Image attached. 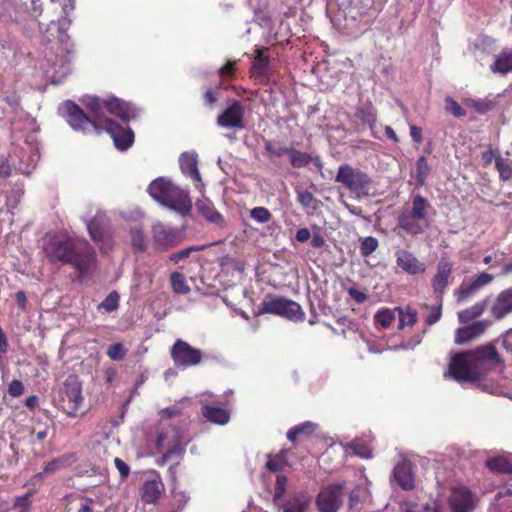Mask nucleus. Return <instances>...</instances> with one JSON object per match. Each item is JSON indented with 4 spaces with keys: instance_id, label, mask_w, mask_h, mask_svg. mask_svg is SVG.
<instances>
[{
    "instance_id": "obj_36",
    "label": "nucleus",
    "mask_w": 512,
    "mask_h": 512,
    "mask_svg": "<svg viewBox=\"0 0 512 512\" xmlns=\"http://www.w3.org/2000/svg\"><path fill=\"white\" fill-rule=\"evenodd\" d=\"M405 512H439L438 505L435 502L430 503H405Z\"/></svg>"
},
{
    "instance_id": "obj_22",
    "label": "nucleus",
    "mask_w": 512,
    "mask_h": 512,
    "mask_svg": "<svg viewBox=\"0 0 512 512\" xmlns=\"http://www.w3.org/2000/svg\"><path fill=\"white\" fill-rule=\"evenodd\" d=\"M489 320H481L472 323L471 325L458 328L456 331L455 342L457 344H464L474 338L479 337L490 326Z\"/></svg>"
},
{
    "instance_id": "obj_5",
    "label": "nucleus",
    "mask_w": 512,
    "mask_h": 512,
    "mask_svg": "<svg viewBox=\"0 0 512 512\" xmlns=\"http://www.w3.org/2000/svg\"><path fill=\"white\" fill-rule=\"evenodd\" d=\"M430 208L431 205L426 198L416 195L412 199L411 206L400 213L398 227L410 235L422 234L429 227Z\"/></svg>"
},
{
    "instance_id": "obj_44",
    "label": "nucleus",
    "mask_w": 512,
    "mask_h": 512,
    "mask_svg": "<svg viewBox=\"0 0 512 512\" xmlns=\"http://www.w3.org/2000/svg\"><path fill=\"white\" fill-rule=\"evenodd\" d=\"M205 247H206L205 245H203V246L187 247L185 249H182V250H180L178 252H175V253L171 254L169 256V260L174 262V263H178L179 261L188 258L192 252L204 250Z\"/></svg>"
},
{
    "instance_id": "obj_47",
    "label": "nucleus",
    "mask_w": 512,
    "mask_h": 512,
    "mask_svg": "<svg viewBox=\"0 0 512 512\" xmlns=\"http://www.w3.org/2000/svg\"><path fill=\"white\" fill-rule=\"evenodd\" d=\"M495 164L499 175L503 180H508L512 177V167L508 161L503 160L501 157H497Z\"/></svg>"
},
{
    "instance_id": "obj_30",
    "label": "nucleus",
    "mask_w": 512,
    "mask_h": 512,
    "mask_svg": "<svg viewBox=\"0 0 512 512\" xmlns=\"http://www.w3.org/2000/svg\"><path fill=\"white\" fill-rule=\"evenodd\" d=\"M395 311L398 313L400 329H403L406 326L411 327L416 323L417 312L411 307H396Z\"/></svg>"
},
{
    "instance_id": "obj_37",
    "label": "nucleus",
    "mask_w": 512,
    "mask_h": 512,
    "mask_svg": "<svg viewBox=\"0 0 512 512\" xmlns=\"http://www.w3.org/2000/svg\"><path fill=\"white\" fill-rule=\"evenodd\" d=\"M395 309H381L375 314V321L383 328H388L395 320Z\"/></svg>"
},
{
    "instance_id": "obj_21",
    "label": "nucleus",
    "mask_w": 512,
    "mask_h": 512,
    "mask_svg": "<svg viewBox=\"0 0 512 512\" xmlns=\"http://www.w3.org/2000/svg\"><path fill=\"white\" fill-rule=\"evenodd\" d=\"M493 280V276L486 272L479 274L470 284H462L457 292L459 302H464L474 296L480 289L488 285Z\"/></svg>"
},
{
    "instance_id": "obj_19",
    "label": "nucleus",
    "mask_w": 512,
    "mask_h": 512,
    "mask_svg": "<svg viewBox=\"0 0 512 512\" xmlns=\"http://www.w3.org/2000/svg\"><path fill=\"white\" fill-rule=\"evenodd\" d=\"M512 313V287L502 290L490 305V314L496 320H502Z\"/></svg>"
},
{
    "instance_id": "obj_12",
    "label": "nucleus",
    "mask_w": 512,
    "mask_h": 512,
    "mask_svg": "<svg viewBox=\"0 0 512 512\" xmlns=\"http://www.w3.org/2000/svg\"><path fill=\"white\" fill-rule=\"evenodd\" d=\"M171 357L178 367H190L198 365L202 359L199 349L193 348L187 342L178 339L171 348Z\"/></svg>"
},
{
    "instance_id": "obj_33",
    "label": "nucleus",
    "mask_w": 512,
    "mask_h": 512,
    "mask_svg": "<svg viewBox=\"0 0 512 512\" xmlns=\"http://www.w3.org/2000/svg\"><path fill=\"white\" fill-rule=\"evenodd\" d=\"M161 483L152 480L146 481L143 485V494L142 497L147 503H153L157 500L160 495Z\"/></svg>"
},
{
    "instance_id": "obj_23",
    "label": "nucleus",
    "mask_w": 512,
    "mask_h": 512,
    "mask_svg": "<svg viewBox=\"0 0 512 512\" xmlns=\"http://www.w3.org/2000/svg\"><path fill=\"white\" fill-rule=\"evenodd\" d=\"M105 110L110 114L119 117L123 121H129L136 116L135 108L129 103L121 101L118 98L111 97L104 100Z\"/></svg>"
},
{
    "instance_id": "obj_48",
    "label": "nucleus",
    "mask_w": 512,
    "mask_h": 512,
    "mask_svg": "<svg viewBox=\"0 0 512 512\" xmlns=\"http://www.w3.org/2000/svg\"><path fill=\"white\" fill-rule=\"evenodd\" d=\"M445 109L455 117L465 116V110L451 97L445 99Z\"/></svg>"
},
{
    "instance_id": "obj_9",
    "label": "nucleus",
    "mask_w": 512,
    "mask_h": 512,
    "mask_svg": "<svg viewBox=\"0 0 512 512\" xmlns=\"http://www.w3.org/2000/svg\"><path fill=\"white\" fill-rule=\"evenodd\" d=\"M152 238L158 248L168 250L179 245L183 241L184 234L181 229L157 222L152 226Z\"/></svg>"
},
{
    "instance_id": "obj_57",
    "label": "nucleus",
    "mask_w": 512,
    "mask_h": 512,
    "mask_svg": "<svg viewBox=\"0 0 512 512\" xmlns=\"http://www.w3.org/2000/svg\"><path fill=\"white\" fill-rule=\"evenodd\" d=\"M440 318H441V308L440 307L434 308L427 316L426 322L429 325H432V324L436 323L437 321H439Z\"/></svg>"
},
{
    "instance_id": "obj_56",
    "label": "nucleus",
    "mask_w": 512,
    "mask_h": 512,
    "mask_svg": "<svg viewBox=\"0 0 512 512\" xmlns=\"http://www.w3.org/2000/svg\"><path fill=\"white\" fill-rule=\"evenodd\" d=\"M236 62L229 61L222 68H220L219 73L222 77H230L233 74L235 69Z\"/></svg>"
},
{
    "instance_id": "obj_13",
    "label": "nucleus",
    "mask_w": 512,
    "mask_h": 512,
    "mask_svg": "<svg viewBox=\"0 0 512 512\" xmlns=\"http://www.w3.org/2000/svg\"><path fill=\"white\" fill-rule=\"evenodd\" d=\"M156 445L163 452L164 459H168L175 454H181L183 451L179 431L172 426L164 428L159 432Z\"/></svg>"
},
{
    "instance_id": "obj_42",
    "label": "nucleus",
    "mask_w": 512,
    "mask_h": 512,
    "mask_svg": "<svg viewBox=\"0 0 512 512\" xmlns=\"http://www.w3.org/2000/svg\"><path fill=\"white\" fill-rule=\"evenodd\" d=\"M119 295L113 291L98 305V309H104L107 312H113L118 308Z\"/></svg>"
},
{
    "instance_id": "obj_53",
    "label": "nucleus",
    "mask_w": 512,
    "mask_h": 512,
    "mask_svg": "<svg viewBox=\"0 0 512 512\" xmlns=\"http://www.w3.org/2000/svg\"><path fill=\"white\" fill-rule=\"evenodd\" d=\"M31 493H26L22 496H18L15 498L14 507L15 508H27L31 503Z\"/></svg>"
},
{
    "instance_id": "obj_17",
    "label": "nucleus",
    "mask_w": 512,
    "mask_h": 512,
    "mask_svg": "<svg viewBox=\"0 0 512 512\" xmlns=\"http://www.w3.org/2000/svg\"><path fill=\"white\" fill-rule=\"evenodd\" d=\"M197 164L198 160L197 154L195 152L182 153L179 158V165L182 173L191 178V180L194 182L195 188L202 192L204 189V184L198 171Z\"/></svg>"
},
{
    "instance_id": "obj_50",
    "label": "nucleus",
    "mask_w": 512,
    "mask_h": 512,
    "mask_svg": "<svg viewBox=\"0 0 512 512\" xmlns=\"http://www.w3.org/2000/svg\"><path fill=\"white\" fill-rule=\"evenodd\" d=\"M416 170H417V179L420 184L424 182L425 177L429 173V166L427 164L426 158L424 156L418 158L417 164H416Z\"/></svg>"
},
{
    "instance_id": "obj_1",
    "label": "nucleus",
    "mask_w": 512,
    "mask_h": 512,
    "mask_svg": "<svg viewBox=\"0 0 512 512\" xmlns=\"http://www.w3.org/2000/svg\"><path fill=\"white\" fill-rule=\"evenodd\" d=\"M43 250L51 263L62 262L75 267L81 275L94 265L95 251L85 241L74 242L67 235L58 234L45 239Z\"/></svg>"
},
{
    "instance_id": "obj_40",
    "label": "nucleus",
    "mask_w": 512,
    "mask_h": 512,
    "mask_svg": "<svg viewBox=\"0 0 512 512\" xmlns=\"http://www.w3.org/2000/svg\"><path fill=\"white\" fill-rule=\"evenodd\" d=\"M171 284L173 291L176 293L186 294L190 291L189 286L186 284L185 277L178 272L171 274Z\"/></svg>"
},
{
    "instance_id": "obj_32",
    "label": "nucleus",
    "mask_w": 512,
    "mask_h": 512,
    "mask_svg": "<svg viewBox=\"0 0 512 512\" xmlns=\"http://www.w3.org/2000/svg\"><path fill=\"white\" fill-rule=\"evenodd\" d=\"M485 307H486L485 302H478V303L474 304L473 306L458 312V319L461 323H467V322L479 317L480 315H482V313L485 310Z\"/></svg>"
},
{
    "instance_id": "obj_34",
    "label": "nucleus",
    "mask_w": 512,
    "mask_h": 512,
    "mask_svg": "<svg viewBox=\"0 0 512 512\" xmlns=\"http://www.w3.org/2000/svg\"><path fill=\"white\" fill-rule=\"evenodd\" d=\"M268 65V59L262 52L258 51V54L252 64V73L256 77L266 76L268 74Z\"/></svg>"
},
{
    "instance_id": "obj_60",
    "label": "nucleus",
    "mask_w": 512,
    "mask_h": 512,
    "mask_svg": "<svg viewBox=\"0 0 512 512\" xmlns=\"http://www.w3.org/2000/svg\"><path fill=\"white\" fill-rule=\"evenodd\" d=\"M281 466L282 464L278 458L270 459L266 463V467L272 472L279 471L281 469Z\"/></svg>"
},
{
    "instance_id": "obj_52",
    "label": "nucleus",
    "mask_w": 512,
    "mask_h": 512,
    "mask_svg": "<svg viewBox=\"0 0 512 512\" xmlns=\"http://www.w3.org/2000/svg\"><path fill=\"white\" fill-rule=\"evenodd\" d=\"M7 392L11 397H19L24 393V385L20 380L14 379L8 385Z\"/></svg>"
},
{
    "instance_id": "obj_18",
    "label": "nucleus",
    "mask_w": 512,
    "mask_h": 512,
    "mask_svg": "<svg viewBox=\"0 0 512 512\" xmlns=\"http://www.w3.org/2000/svg\"><path fill=\"white\" fill-rule=\"evenodd\" d=\"M395 257L397 266L410 275L422 274L426 270L425 263L419 261L414 254L405 249L397 250Z\"/></svg>"
},
{
    "instance_id": "obj_61",
    "label": "nucleus",
    "mask_w": 512,
    "mask_h": 512,
    "mask_svg": "<svg viewBox=\"0 0 512 512\" xmlns=\"http://www.w3.org/2000/svg\"><path fill=\"white\" fill-rule=\"evenodd\" d=\"M217 99V95L211 89H208L204 94V100L209 106L214 105L217 102Z\"/></svg>"
},
{
    "instance_id": "obj_31",
    "label": "nucleus",
    "mask_w": 512,
    "mask_h": 512,
    "mask_svg": "<svg viewBox=\"0 0 512 512\" xmlns=\"http://www.w3.org/2000/svg\"><path fill=\"white\" fill-rule=\"evenodd\" d=\"M347 449L352 450L354 454L361 458L369 459L372 457V448L368 440L356 439L347 444Z\"/></svg>"
},
{
    "instance_id": "obj_62",
    "label": "nucleus",
    "mask_w": 512,
    "mask_h": 512,
    "mask_svg": "<svg viewBox=\"0 0 512 512\" xmlns=\"http://www.w3.org/2000/svg\"><path fill=\"white\" fill-rule=\"evenodd\" d=\"M16 303L17 305L22 309L25 310L26 308V295L23 291H18L15 295Z\"/></svg>"
},
{
    "instance_id": "obj_10",
    "label": "nucleus",
    "mask_w": 512,
    "mask_h": 512,
    "mask_svg": "<svg viewBox=\"0 0 512 512\" xmlns=\"http://www.w3.org/2000/svg\"><path fill=\"white\" fill-rule=\"evenodd\" d=\"M82 388L76 377H68L64 382L61 396V407L70 416H74L83 400Z\"/></svg>"
},
{
    "instance_id": "obj_54",
    "label": "nucleus",
    "mask_w": 512,
    "mask_h": 512,
    "mask_svg": "<svg viewBox=\"0 0 512 512\" xmlns=\"http://www.w3.org/2000/svg\"><path fill=\"white\" fill-rule=\"evenodd\" d=\"M114 463L120 475L122 477H127L130 472L129 466L120 458H115Z\"/></svg>"
},
{
    "instance_id": "obj_28",
    "label": "nucleus",
    "mask_w": 512,
    "mask_h": 512,
    "mask_svg": "<svg viewBox=\"0 0 512 512\" xmlns=\"http://www.w3.org/2000/svg\"><path fill=\"white\" fill-rule=\"evenodd\" d=\"M309 502L310 496L306 493H301L284 505L283 512H304Z\"/></svg>"
},
{
    "instance_id": "obj_7",
    "label": "nucleus",
    "mask_w": 512,
    "mask_h": 512,
    "mask_svg": "<svg viewBox=\"0 0 512 512\" xmlns=\"http://www.w3.org/2000/svg\"><path fill=\"white\" fill-rule=\"evenodd\" d=\"M86 225L91 238L99 244L101 250L108 252L112 248V243L106 214L98 212L86 222Z\"/></svg>"
},
{
    "instance_id": "obj_11",
    "label": "nucleus",
    "mask_w": 512,
    "mask_h": 512,
    "mask_svg": "<svg viewBox=\"0 0 512 512\" xmlns=\"http://www.w3.org/2000/svg\"><path fill=\"white\" fill-rule=\"evenodd\" d=\"M60 110L72 129L85 131L87 128L91 127L94 130H98V124L92 121V119L72 101L64 102Z\"/></svg>"
},
{
    "instance_id": "obj_55",
    "label": "nucleus",
    "mask_w": 512,
    "mask_h": 512,
    "mask_svg": "<svg viewBox=\"0 0 512 512\" xmlns=\"http://www.w3.org/2000/svg\"><path fill=\"white\" fill-rule=\"evenodd\" d=\"M348 294L351 298H353L357 303H363L367 299V295L355 288H349Z\"/></svg>"
},
{
    "instance_id": "obj_58",
    "label": "nucleus",
    "mask_w": 512,
    "mask_h": 512,
    "mask_svg": "<svg viewBox=\"0 0 512 512\" xmlns=\"http://www.w3.org/2000/svg\"><path fill=\"white\" fill-rule=\"evenodd\" d=\"M311 237V233L307 228H301L296 232V240L298 242L304 243L308 241Z\"/></svg>"
},
{
    "instance_id": "obj_2",
    "label": "nucleus",
    "mask_w": 512,
    "mask_h": 512,
    "mask_svg": "<svg viewBox=\"0 0 512 512\" xmlns=\"http://www.w3.org/2000/svg\"><path fill=\"white\" fill-rule=\"evenodd\" d=\"M499 362L496 349L492 345L479 347L475 350L455 355L444 377H451L458 382L476 380L480 372L493 367Z\"/></svg>"
},
{
    "instance_id": "obj_41",
    "label": "nucleus",
    "mask_w": 512,
    "mask_h": 512,
    "mask_svg": "<svg viewBox=\"0 0 512 512\" xmlns=\"http://www.w3.org/2000/svg\"><path fill=\"white\" fill-rule=\"evenodd\" d=\"M250 217L257 223L264 224L272 219V214L265 207H255L250 210Z\"/></svg>"
},
{
    "instance_id": "obj_16",
    "label": "nucleus",
    "mask_w": 512,
    "mask_h": 512,
    "mask_svg": "<svg viewBox=\"0 0 512 512\" xmlns=\"http://www.w3.org/2000/svg\"><path fill=\"white\" fill-rule=\"evenodd\" d=\"M476 499L466 487H456L450 495V506L452 512H472L475 508Z\"/></svg>"
},
{
    "instance_id": "obj_63",
    "label": "nucleus",
    "mask_w": 512,
    "mask_h": 512,
    "mask_svg": "<svg viewBox=\"0 0 512 512\" xmlns=\"http://www.w3.org/2000/svg\"><path fill=\"white\" fill-rule=\"evenodd\" d=\"M410 135L412 139L416 142H420L422 139V131L415 125L410 127Z\"/></svg>"
},
{
    "instance_id": "obj_39",
    "label": "nucleus",
    "mask_w": 512,
    "mask_h": 512,
    "mask_svg": "<svg viewBox=\"0 0 512 512\" xmlns=\"http://www.w3.org/2000/svg\"><path fill=\"white\" fill-rule=\"evenodd\" d=\"M316 428V425L311 422H305L297 425L287 432V438L290 441H295L296 437L300 434L312 433Z\"/></svg>"
},
{
    "instance_id": "obj_45",
    "label": "nucleus",
    "mask_w": 512,
    "mask_h": 512,
    "mask_svg": "<svg viewBox=\"0 0 512 512\" xmlns=\"http://www.w3.org/2000/svg\"><path fill=\"white\" fill-rule=\"evenodd\" d=\"M378 247V240L374 237H365L361 241L360 251L362 256L371 255Z\"/></svg>"
},
{
    "instance_id": "obj_35",
    "label": "nucleus",
    "mask_w": 512,
    "mask_h": 512,
    "mask_svg": "<svg viewBox=\"0 0 512 512\" xmlns=\"http://www.w3.org/2000/svg\"><path fill=\"white\" fill-rule=\"evenodd\" d=\"M356 117L363 123L370 127L372 130L376 123V115L370 105H365L357 110Z\"/></svg>"
},
{
    "instance_id": "obj_51",
    "label": "nucleus",
    "mask_w": 512,
    "mask_h": 512,
    "mask_svg": "<svg viewBox=\"0 0 512 512\" xmlns=\"http://www.w3.org/2000/svg\"><path fill=\"white\" fill-rule=\"evenodd\" d=\"M297 200L303 208H308L315 201L314 196L307 190L297 191Z\"/></svg>"
},
{
    "instance_id": "obj_46",
    "label": "nucleus",
    "mask_w": 512,
    "mask_h": 512,
    "mask_svg": "<svg viewBox=\"0 0 512 512\" xmlns=\"http://www.w3.org/2000/svg\"><path fill=\"white\" fill-rule=\"evenodd\" d=\"M131 241L135 250L144 251L146 248L143 231L139 228L131 230Z\"/></svg>"
},
{
    "instance_id": "obj_49",
    "label": "nucleus",
    "mask_w": 512,
    "mask_h": 512,
    "mask_svg": "<svg viewBox=\"0 0 512 512\" xmlns=\"http://www.w3.org/2000/svg\"><path fill=\"white\" fill-rule=\"evenodd\" d=\"M287 483H288V479L286 476L280 475V474L277 475L276 483H275V490H274V499L275 500L280 499L284 495V493L286 491Z\"/></svg>"
},
{
    "instance_id": "obj_29",
    "label": "nucleus",
    "mask_w": 512,
    "mask_h": 512,
    "mask_svg": "<svg viewBox=\"0 0 512 512\" xmlns=\"http://www.w3.org/2000/svg\"><path fill=\"white\" fill-rule=\"evenodd\" d=\"M486 465L494 472L506 473L512 471V461L503 455L489 458L486 461Z\"/></svg>"
},
{
    "instance_id": "obj_14",
    "label": "nucleus",
    "mask_w": 512,
    "mask_h": 512,
    "mask_svg": "<svg viewBox=\"0 0 512 512\" xmlns=\"http://www.w3.org/2000/svg\"><path fill=\"white\" fill-rule=\"evenodd\" d=\"M245 108L237 100H233L217 117V125L226 129L242 130L244 125Z\"/></svg>"
},
{
    "instance_id": "obj_8",
    "label": "nucleus",
    "mask_w": 512,
    "mask_h": 512,
    "mask_svg": "<svg viewBox=\"0 0 512 512\" xmlns=\"http://www.w3.org/2000/svg\"><path fill=\"white\" fill-rule=\"evenodd\" d=\"M263 311L285 317L292 321H301L305 316L298 303L285 298H276L268 302H264Z\"/></svg>"
},
{
    "instance_id": "obj_26",
    "label": "nucleus",
    "mask_w": 512,
    "mask_h": 512,
    "mask_svg": "<svg viewBox=\"0 0 512 512\" xmlns=\"http://www.w3.org/2000/svg\"><path fill=\"white\" fill-rule=\"evenodd\" d=\"M202 414L208 421L218 425H225L230 420V413L226 409L213 405L203 406Z\"/></svg>"
},
{
    "instance_id": "obj_15",
    "label": "nucleus",
    "mask_w": 512,
    "mask_h": 512,
    "mask_svg": "<svg viewBox=\"0 0 512 512\" xmlns=\"http://www.w3.org/2000/svg\"><path fill=\"white\" fill-rule=\"evenodd\" d=\"M343 485L333 484L321 491L316 499L319 512H337L342 504Z\"/></svg>"
},
{
    "instance_id": "obj_3",
    "label": "nucleus",
    "mask_w": 512,
    "mask_h": 512,
    "mask_svg": "<svg viewBox=\"0 0 512 512\" xmlns=\"http://www.w3.org/2000/svg\"><path fill=\"white\" fill-rule=\"evenodd\" d=\"M148 193L154 200L181 215L189 214L192 209L188 191L164 177L153 180L148 187Z\"/></svg>"
},
{
    "instance_id": "obj_6",
    "label": "nucleus",
    "mask_w": 512,
    "mask_h": 512,
    "mask_svg": "<svg viewBox=\"0 0 512 512\" xmlns=\"http://www.w3.org/2000/svg\"><path fill=\"white\" fill-rule=\"evenodd\" d=\"M335 181L349 189L357 198L372 195V179L367 173L348 164L339 166Z\"/></svg>"
},
{
    "instance_id": "obj_64",
    "label": "nucleus",
    "mask_w": 512,
    "mask_h": 512,
    "mask_svg": "<svg viewBox=\"0 0 512 512\" xmlns=\"http://www.w3.org/2000/svg\"><path fill=\"white\" fill-rule=\"evenodd\" d=\"M324 244H325V240L322 235H320L319 233L313 235V238L311 241V245L313 247L320 248V247L324 246Z\"/></svg>"
},
{
    "instance_id": "obj_24",
    "label": "nucleus",
    "mask_w": 512,
    "mask_h": 512,
    "mask_svg": "<svg viewBox=\"0 0 512 512\" xmlns=\"http://www.w3.org/2000/svg\"><path fill=\"white\" fill-rule=\"evenodd\" d=\"M197 212L204 217L208 222L215 224L218 227L224 225L223 216L215 209L213 203L207 199H199L195 203Z\"/></svg>"
},
{
    "instance_id": "obj_59",
    "label": "nucleus",
    "mask_w": 512,
    "mask_h": 512,
    "mask_svg": "<svg viewBox=\"0 0 512 512\" xmlns=\"http://www.w3.org/2000/svg\"><path fill=\"white\" fill-rule=\"evenodd\" d=\"M53 2H58L63 9V13L67 15L70 11L74 9V1L73 0H52Z\"/></svg>"
},
{
    "instance_id": "obj_25",
    "label": "nucleus",
    "mask_w": 512,
    "mask_h": 512,
    "mask_svg": "<svg viewBox=\"0 0 512 512\" xmlns=\"http://www.w3.org/2000/svg\"><path fill=\"white\" fill-rule=\"evenodd\" d=\"M451 271V264L447 260L441 259L437 266V272L432 280V287L437 294L444 293Z\"/></svg>"
},
{
    "instance_id": "obj_43",
    "label": "nucleus",
    "mask_w": 512,
    "mask_h": 512,
    "mask_svg": "<svg viewBox=\"0 0 512 512\" xmlns=\"http://www.w3.org/2000/svg\"><path fill=\"white\" fill-rule=\"evenodd\" d=\"M127 349L122 343H115L108 347L107 355L113 361H120L125 358Z\"/></svg>"
},
{
    "instance_id": "obj_27",
    "label": "nucleus",
    "mask_w": 512,
    "mask_h": 512,
    "mask_svg": "<svg viewBox=\"0 0 512 512\" xmlns=\"http://www.w3.org/2000/svg\"><path fill=\"white\" fill-rule=\"evenodd\" d=\"M491 70L502 74L512 71V49H503L491 65Z\"/></svg>"
},
{
    "instance_id": "obj_38",
    "label": "nucleus",
    "mask_w": 512,
    "mask_h": 512,
    "mask_svg": "<svg viewBox=\"0 0 512 512\" xmlns=\"http://www.w3.org/2000/svg\"><path fill=\"white\" fill-rule=\"evenodd\" d=\"M289 155L290 163L295 168H301L306 166L311 159V157L307 153L295 149L289 150Z\"/></svg>"
},
{
    "instance_id": "obj_20",
    "label": "nucleus",
    "mask_w": 512,
    "mask_h": 512,
    "mask_svg": "<svg viewBox=\"0 0 512 512\" xmlns=\"http://www.w3.org/2000/svg\"><path fill=\"white\" fill-rule=\"evenodd\" d=\"M392 478L404 490H411L415 486L412 465L406 459L396 464L393 469Z\"/></svg>"
},
{
    "instance_id": "obj_4",
    "label": "nucleus",
    "mask_w": 512,
    "mask_h": 512,
    "mask_svg": "<svg viewBox=\"0 0 512 512\" xmlns=\"http://www.w3.org/2000/svg\"><path fill=\"white\" fill-rule=\"evenodd\" d=\"M85 105L92 114L90 117L92 121L98 124V129L103 128L106 130L113 139L117 149L126 150L132 145L134 140L132 130L114 123L105 116L104 101H101L97 97H89Z\"/></svg>"
}]
</instances>
